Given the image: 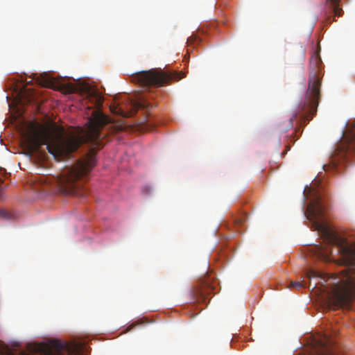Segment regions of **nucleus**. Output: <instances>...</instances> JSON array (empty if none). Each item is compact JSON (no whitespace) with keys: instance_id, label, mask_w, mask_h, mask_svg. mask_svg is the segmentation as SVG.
I'll list each match as a JSON object with an SVG mask.
<instances>
[{"instance_id":"nucleus-1","label":"nucleus","mask_w":355,"mask_h":355,"mask_svg":"<svg viewBox=\"0 0 355 355\" xmlns=\"http://www.w3.org/2000/svg\"><path fill=\"white\" fill-rule=\"evenodd\" d=\"M303 208L307 218L313 220L316 230L340 254L338 263L347 266L336 277L331 278L333 282L329 283L331 287L327 294V303L334 309H349L355 300V237H343L327 223L324 220L325 208L321 201H309L304 203Z\"/></svg>"},{"instance_id":"nucleus-2","label":"nucleus","mask_w":355,"mask_h":355,"mask_svg":"<svg viewBox=\"0 0 355 355\" xmlns=\"http://www.w3.org/2000/svg\"><path fill=\"white\" fill-rule=\"evenodd\" d=\"M108 123L107 116L99 110H94L88 118L87 129H81L77 135L53 137L48 142L50 138L49 132L39 125L31 123L23 137L31 153L38 151L40 146L46 145L49 153L55 159L61 160L69 157L85 143H90L94 148H100L105 137V133L102 130Z\"/></svg>"},{"instance_id":"nucleus-3","label":"nucleus","mask_w":355,"mask_h":355,"mask_svg":"<svg viewBox=\"0 0 355 355\" xmlns=\"http://www.w3.org/2000/svg\"><path fill=\"white\" fill-rule=\"evenodd\" d=\"M83 349L82 343L58 340L29 343L25 345L19 341H11L8 344L0 342V355H80Z\"/></svg>"},{"instance_id":"nucleus-4","label":"nucleus","mask_w":355,"mask_h":355,"mask_svg":"<svg viewBox=\"0 0 355 355\" xmlns=\"http://www.w3.org/2000/svg\"><path fill=\"white\" fill-rule=\"evenodd\" d=\"M320 64L321 59L319 55L314 54L310 61L313 71L309 75L307 90L304 96L300 99L295 113L290 119L289 128L293 127L294 120H298L300 125H305L317 112L320 98Z\"/></svg>"},{"instance_id":"nucleus-5","label":"nucleus","mask_w":355,"mask_h":355,"mask_svg":"<svg viewBox=\"0 0 355 355\" xmlns=\"http://www.w3.org/2000/svg\"><path fill=\"white\" fill-rule=\"evenodd\" d=\"M95 164V155H88L65 169L56 178V192L70 197L87 198V190L81 182L85 181Z\"/></svg>"},{"instance_id":"nucleus-6","label":"nucleus","mask_w":355,"mask_h":355,"mask_svg":"<svg viewBox=\"0 0 355 355\" xmlns=\"http://www.w3.org/2000/svg\"><path fill=\"white\" fill-rule=\"evenodd\" d=\"M355 162V119L348 121L342 137L329 157V162L323 166L326 171L343 173Z\"/></svg>"},{"instance_id":"nucleus-7","label":"nucleus","mask_w":355,"mask_h":355,"mask_svg":"<svg viewBox=\"0 0 355 355\" xmlns=\"http://www.w3.org/2000/svg\"><path fill=\"white\" fill-rule=\"evenodd\" d=\"M175 78V74L161 69H150L137 73L132 80L143 87H162Z\"/></svg>"},{"instance_id":"nucleus-8","label":"nucleus","mask_w":355,"mask_h":355,"mask_svg":"<svg viewBox=\"0 0 355 355\" xmlns=\"http://www.w3.org/2000/svg\"><path fill=\"white\" fill-rule=\"evenodd\" d=\"M304 200H322L327 197V191L322 185L315 180L309 187H306L304 189Z\"/></svg>"},{"instance_id":"nucleus-9","label":"nucleus","mask_w":355,"mask_h":355,"mask_svg":"<svg viewBox=\"0 0 355 355\" xmlns=\"http://www.w3.org/2000/svg\"><path fill=\"white\" fill-rule=\"evenodd\" d=\"M149 103L146 105V102H139L135 101H130L126 107L125 110L123 107H114L112 112L116 114H119L123 117H130L135 115L137 110L141 107H148Z\"/></svg>"},{"instance_id":"nucleus-10","label":"nucleus","mask_w":355,"mask_h":355,"mask_svg":"<svg viewBox=\"0 0 355 355\" xmlns=\"http://www.w3.org/2000/svg\"><path fill=\"white\" fill-rule=\"evenodd\" d=\"M310 253L315 259L324 262L331 261L334 259L332 248L329 245H314L311 248Z\"/></svg>"},{"instance_id":"nucleus-11","label":"nucleus","mask_w":355,"mask_h":355,"mask_svg":"<svg viewBox=\"0 0 355 355\" xmlns=\"http://www.w3.org/2000/svg\"><path fill=\"white\" fill-rule=\"evenodd\" d=\"M212 289L209 279L208 278L203 279L201 287L195 288L192 292L193 300L198 303L205 302L207 295Z\"/></svg>"},{"instance_id":"nucleus-12","label":"nucleus","mask_w":355,"mask_h":355,"mask_svg":"<svg viewBox=\"0 0 355 355\" xmlns=\"http://www.w3.org/2000/svg\"><path fill=\"white\" fill-rule=\"evenodd\" d=\"M311 355H335V354L325 342L318 341Z\"/></svg>"},{"instance_id":"nucleus-13","label":"nucleus","mask_w":355,"mask_h":355,"mask_svg":"<svg viewBox=\"0 0 355 355\" xmlns=\"http://www.w3.org/2000/svg\"><path fill=\"white\" fill-rule=\"evenodd\" d=\"M33 80H35L36 82L42 87L49 88L54 87L55 80L53 78H51L47 73H42L40 74V76L34 77Z\"/></svg>"},{"instance_id":"nucleus-14","label":"nucleus","mask_w":355,"mask_h":355,"mask_svg":"<svg viewBox=\"0 0 355 355\" xmlns=\"http://www.w3.org/2000/svg\"><path fill=\"white\" fill-rule=\"evenodd\" d=\"M340 1V0H326V3L329 6V8L336 17H340L343 13L342 8H339Z\"/></svg>"},{"instance_id":"nucleus-15","label":"nucleus","mask_w":355,"mask_h":355,"mask_svg":"<svg viewBox=\"0 0 355 355\" xmlns=\"http://www.w3.org/2000/svg\"><path fill=\"white\" fill-rule=\"evenodd\" d=\"M15 214L6 209L0 208V219L12 220L15 218Z\"/></svg>"},{"instance_id":"nucleus-16","label":"nucleus","mask_w":355,"mask_h":355,"mask_svg":"<svg viewBox=\"0 0 355 355\" xmlns=\"http://www.w3.org/2000/svg\"><path fill=\"white\" fill-rule=\"evenodd\" d=\"M200 39L196 35L193 34L191 35L189 38L187 40V44L188 46H191L195 42H200Z\"/></svg>"},{"instance_id":"nucleus-17","label":"nucleus","mask_w":355,"mask_h":355,"mask_svg":"<svg viewBox=\"0 0 355 355\" xmlns=\"http://www.w3.org/2000/svg\"><path fill=\"white\" fill-rule=\"evenodd\" d=\"M306 275L309 279L311 277H321V273L313 270H309L307 272Z\"/></svg>"},{"instance_id":"nucleus-18","label":"nucleus","mask_w":355,"mask_h":355,"mask_svg":"<svg viewBox=\"0 0 355 355\" xmlns=\"http://www.w3.org/2000/svg\"><path fill=\"white\" fill-rule=\"evenodd\" d=\"M306 283L304 282H291V286L297 289L302 288L305 286Z\"/></svg>"},{"instance_id":"nucleus-19","label":"nucleus","mask_w":355,"mask_h":355,"mask_svg":"<svg viewBox=\"0 0 355 355\" xmlns=\"http://www.w3.org/2000/svg\"><path fill=\"white\" fill-rule=\"evenodd\" d=\"M4 190L2 186H0V198H5Z\"/></svg>"},{"instance_id":"nucleus-20","label":"nucleus","mask_w":355,"mask_h":355,"mask_svg":"<svg viewBox=\"0 0 355 355\" xmlns=\"http://www.w3.org/2000/svg\"><path fill=\"white\" fill-rule=\"evenodd\" d=\"M85 90L87 92L88 95L92 94V92L90 91V87L89 85L85 86ZM92 93H94L92 92Z\"/></svg>"},{"instance_id":"nucleus-21","label":"nucleus","mask_w":355,"mask_h":355,"mask_svg":"<svg viewBox=\"0 0 355 355\" xmlns=\"http://www.w3.org/2000/svg\"><path fill=\"white\" fill-rule=\"evenodd\" d=\"M21 95L22 97H24V96L26 95V88L25 87H24L23 91L21 92Z\"/></svg>"},{"instance_id":"nucleus-22","label":"nucleus","mask_w":355,"mask_h":355,"mask_svg":"<svg viewBox=\"0 0 355 355\" xmlns=\"http://www.w3.org/2000/svg\"><path fill=\"white\" fill-rule=\"evenodd\" d=\"M302 54H303V57H304V55H305V50L304 49H302Z\"/></svg>"}]
</instances>
